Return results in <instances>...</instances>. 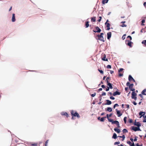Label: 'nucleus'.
I'll use <instances>...</instances> for the list:
<instances>
[{
    "mask_svg": "<svg viewBox=\"0 0 146 146\" xmlns=\"http://www.w3.org/2000/svg\"><path fill=\"white\" fill-rule=\"evenodd\" d=\"M137 141V136L135 135V138L133 139V141Z\"/></svg>",
    "mask_w": 146,
    "mask_h": 146,
    "instance_id": "obj_49",
    "label": "nucleus"
},
{
    "mask_svg": "<svg viewBox=\"0 0 146 146\" xmlns=\"http://www.w3.org/2000/svg\"><path fill=\"white\" fill-rule=\"evenodd\" d=\"M142 43L143 44H144L145 46H146V40H143Z\"/></svg>",
    "mask_w": 146,
    "mask_h": 146,
    "instance_id": "obj_44",
    "label": "nucleus"
},
{
    "mask_svg": "<svg viewBox=\"0 0 146 146\" xmlns=\"http://www.w3.org/2000/svg\"><path fill=\"white\" fill-rule=\"evenodd\" d=\"M98 71L101 73V74H104V71L102 70H100L99 69H98Z\"/></svg>",
    "mask_w": 146,
    "mask_h": 146,
    "instance_id": "obj_34",
    "label": "nucleus"
},
{
    "mask_svg": "<svg viewBox=\"0 0 146 146\" xmlns=\"http://www.w3.org/2000/svg\"><path fill=\"white\" fill-rule=\"evenodd\" d=\"M133 120L131 119H129L128 120V122L130 123H133Z\"/></svg>",
    "mask_w": 146,
    "mask_h": 146,
    "instance_id": "obj_36",
    "label": "nucleus"
},
{
    "mask_svg": "<svg viewBox=\"0 0 146 146\" xmlns=\"http://www.w3.org/2000/svg\"><path fill=\"white\" fill-rule=\"evenodd\" d=\"M129 90L130 91H132V92H136L137 93V90L135 91V89L133 88H129Z\"/></svg>",
    "mask_w": 146,
    "mask_h": 146,
    "instance_id": "obj_28",
    "label": "nucleus"
},
{
    "mask_svg": "<svg viewBox=\"0 0 146 146\" xmlns=\"http://www.w3.org/2000/svg\"><path fill=\"white\" fill-rule=\"evenodd\" d=\"M118 74L119 76V77H122L123 76V74L120 73L119 72Z\"/></svg>",
    "mask_w": 146,
    "mask_h": 146,
    "instance_id": "obj_51",
    "label": "nucleus"
},
{
    "mask_svg": "<svg viewBox=\"0 0 146 146\" xmlns=\"http://www.w3.org/2000/svg\"><path fill=\"white\" fill-rule=\"evenodd\" d=\"M142 23H141V25H144V24H143V23H145V19H143V20L142 21Z\"/></svg>",
    "mask_w": 146,
    "mask_h": 146,
    "instance_id": "obj_40",
    "label": "nucleus"
},
{
    "mask_svg": "<svg viewBox=\"0 0 146 146\" xmlns=\"http://www.w3.org/2000/svg\"><path fill=\"white\" fill-rule=\"evenodd\" d=\"M110 24L109 23H107V25H106L107 27H110Z\"/></svg>",
    "mask_w": 146,
    "mask_h": 146,
    "instance_id": "obj_63",
    "label": "nucleus"
},
{
    "mask_svg": "<svg viewBox=\"0 0 146 146\" xmlns=\"http://www.w3.org/2000/svg\"><path fill=\"white\" fill-rule=\"evenodd\" d=\"M128 80L129 81H131L135 82V81L131 75H129L128 76Z\"/></svg>",
    "mask_w": 146,
    "mask_h": 146,
    "instance_id": "obj_8",
    "label": "nucleus"
},
{
    "mask_svg": "<svg viewBox=\"0 0 146 146\" xmlns=\"http://www.w3.org/2000/svg\"><path fill=\"white\" fill-rule=\"evenodd\" d=\"M122 131L123 133H127L128 132V130L126 129H123Z\"/></svg>",
    "mask_w": 146,
    "mask_h": 146,
    "instance_id": "obj_32",
    "label": "nucleus"
},
{
    "mask_svg": "<svg viewBox=\"0 0 146 146\" xmlns=\"http://www.w3.org/2000/svg\"><path fill=\"white\" fill-rule=\"evenodd\" d=\"M143 5L145 7H146V2H145L144 3Z\"/></svg>",
    "mask_w": 146,
    "mask_h": 146,
    "instance_id": "obj_64",
    "label": "nucleus"
},
{
    "mask_svg": "<svg viewBox=\"0 0 146 146\" xmlns=\"http://www.w3.org/2000/svg\"><path fill=\"white\" fill-rule=\"evenodd\" d=\"M126 34H124L122 37V39L123 40H124L125 38Z\"/></svg>",
    "mask_w": 146,
    "mask_h": 146,
    "instance_id": "obj_52",
    "label": "nucleus"
},
{
    "mask_svg": "<svg viewBox=\"0 0 146 146\" xmlns=\"http://www.w3.org/2000/svg\"><path fill=\"white\" fill-rule=\"evenodd\" d=\"M102 96H100H100H99V100L100 101H101L102 100Z\"/></svg>",
    "mask_w": 146,
    "mask_h": 146,
    "instance_id": "obj_58",
    "label": "nucleus"
},
{
    "mask_svg": "<svg viewBox=\"0 0 146 146\" xmlns=\"http://www.w3.org/2000/svg\"><path fill=\"white\" fill-rule=\"evenodd\" d=\"M116 112V114L118 117H120L122 115V113H121L120 110H118L117 109H115Z\"/></svg>",
    "mask_w": 146,
    "mask_h": 146,
    "instance_id": "obj_6",
    "label": "nucleus"
},
{
    "mask_svg": "<svg viewBox=\"0 0 146 146\" xmlns=\"http://www.w3.org/2000/svg\"><path fill=\"white\" fill-rule=\"evenodd\" d=\"M99 19L98 20V21L99 22H100V21H101V19H102V17H101V16H100L99 17Z\"/></svg>",
    "mask_w": 146,
    "mask_h": 146,
    "instance_id": "obj_53",
    "label": "nucleus"
},
{
    "mask_svg": "<svg viewBox=\"0 0 146 146\" xmlns=\"http://www.w3.org/2000/svg\"><path fill=\"white\" fill-rule=\"evenodd\" d=\"M136 92H132L131 94V98L132 99H134L135 100H136L137 99V94Z\"/></svg>",
    "mask_w": 146,
    "mask_h": 146,
    "instance_id": "obj_3",
    "label": "nucleus"
},
{
    "mask_svg": "<svg viewBox=\"0 0 146 146\" xmlns=\"http://www.w3.org/2000/svg\"><path fill=\"white\" fill-rule=\"evenodd\" d=\"M130 141L131 142H133V138L131 137L130 139Z\"/></svg>",
    "mask_w": 146,
    "mask_h": 146,
    "instance_id": "obj_61",
    "label": "nucleus"
},
{
    "mask_svg": "<svg viewBox=\"0 0 146 146\" xmlns=\"http://www.w3.org/2000/svg\"><path fill=\"white\" fill-rule=\"evenodd\" d=\"M89 22L88 21H86L85 23V26L86 28H88L89 26Z\"/></svg>",
    "mask_w": 146,
    "mask_h": 146,
    "instance_id": "obj_26",
    "label": "nucleus"
},
{
    "mask_svg": "<svg viewBox=\"0 0 146 146\" xmlns=\"http://www.w3.org/2000/svg\"><path fill=\"white\" fill-rule=\"evenodd\" d=\"M48 140H49L48 139L46 141L45 143V146H47V144L48 143Z\"/></svg>",
    "mask_w": 146,
    "mask_h": 146,
    "instance_id": "obj_47",
    "label": "nucleus"
},
{
    "mask_svg": "<svg viewBox=\"0 0 146 146\" xmlns=\"http://www.w3.org/2000/svg\"><path fill=\"white\" fill-rule=\"evenodd\" d=\"M120 143V142L119 141H116V142H115L114 143V145H118Z\"/></svg>",
    "mask_w": 146,
    "mask_h": 146,
    "instance_id": "obj_35",
    "label": "nucleus"
},
{
    "mask_svg": "<svg viewBox=\"0 0 146 146\" xmlns=\"http://www.w3.org/2000/svg\"><path fill=\"white\" fill-rule=\"evenodd\" d=\"M106 94V93L105 92H103L102 94H101L100 95L101 96H105Z\"/></svg>",
    "mask_w": 146,
    "mask_h": 146,
    "instance_id": "obj_39",
    "label": "nucleus"
},
{
    "mask_svg": "<svg viewBox=\"0 0 146 146\" xmlns=\"http://www.w3.org/2000/svg\"><path fill=\"white\" fill-rule=\"evenodd\" d=\"M122 141H123L125 139V136L124 135H123L122 136Z\"/></svg>",
    "mask_w": 146,
    "mask_h": 146,
    "instance_id": "obj_48",
    "label": "nucleus"
},
{
    "mask_svg": "<svg viewBox=\"0 0 146 146\" xmlns=\"http://www.w3.org/2000/svg\"><path fill=\"white\" fill-rule=\"evenodd\" d=\"M126 85L127 86H129V88H133L134 84L133 83L130 84V83L129 82H127L126 83Z\"/></svg>",
    "mask_w": 146,
    "mask_h": 146,
    "instance_id": "obj_5",
    "label": "nucleus"
},
{
    "mask_svg": "<svg viewBox=\"0 0 146 146\" xmlns=\"http://www.w3.org/2000/svg\"><path fill=\"white\" fill-rule=\"evenodd\" d=\"M103 35H104V33H100V35H98V38H103Z\"/></svg>",
    "mask_w": 146,
    "mask_h": 146,
    "instance_id": "obj_27",
    "label": "nucleus"
},
{
    "mask_svg": "<svg viewBox=\"0 0 146 146\" xmlns=\"http://www.w3.org/2000/svg\"><path fill=\"white\" fill-rule=\"evenodd\" d=\"M127 38H129L130 40H132V37L130 36H128L127 37Z\"/></svg>",
    "mask_w": 146,
    "mask_h": 146,
    "instance_id": "obj_54",
    "label": "nucleus"
},
{
    "mask_svg": "<svg viewBox=\"0 0 146 146\" xmlns=\"http://www.w3.org/2000/svg\"><path fill=\"white\" fill-rule=\"evenodd\" d=\"M124 70V69L123 68H120L119 69V70H118V72L122 71Z\"/></svg>",
    "mask_w": 146,
    "mask_h": 146,
    "instance_id": "obj_46",
    "label": "nucleus"
},
{
    "mask_svg": "<svg viewBox=\"0 0 146 146\" xmlns=\"http://www.w3.org/2000/svg\"><path fill=\"white\" fill-rule=\"evenodd\" d=\"M125 105L126 106L127 108H129V104H125Z\"/></svg>",
    "mask_w": 146,
    "mask_h": 146,
    "instance_id": "obj_59",
    "label": "nucleus"
},
{
    "mask_svg": "<svg viewBox=\"0 0 146 146\" xmlns=\"http://www.w3.org/2000/svg\"><path fill=\"white\" fill-rule=\"evenodd\" d=\"M121 92H119L118 89H117V90L115 92H114L113 94V96H115L117 95H119L121 94Z\"/></svg>",
    "mask_w": 146,
    "mask_h": 146,
    "instance_id": "obj_4",
    "label": "nucleus"
},
{
    "mask_svg": "<svg viewBox=\"0 0 146 146\" xmlns=\"http://www.w3.org/2000/svg\"><path fill=\"white\" fill-rule=\"evenodd\" d=\"M109 0H103L102 1V3L103 4H104L106 3H108Z\"/></svg>",
    "mask_w": 146,
    "mask_h": 146,
    "instance_id": "obj_25",
    "label": "nucleus"
},
{
    "mask_svg": "<svg viewBox=\"0 0 146 146\" xmlns=\"http://www.w3.org/2000/svg\"><path fill=\"white\" fill-rule=\"evenodd\" d=\"M145 112H144L143 111H140L139 113V115L141 116L140 117V118H141V117L142 116H143V115H145Z\"/></svg>",
    "mask_w": 146,
    "mask_h": 146,
    "instance_id": "obj_21",
    "label": "nucleus"
},
{
    "mask_svg": "<svg viewBox=\"0 0 146 146\" xmlns=\"http://www.w3.org/2000/svg\"><path fill=\"white\" fill-rule=\"evenodd\" d=\"M106 111H108L109 112H111L112 111V109L110 107H108L105 109Z\"/></svg>",
    "mask_w": 146,
    "mask_h": 146,
    "instance_id": "obj_13",
    "label": "nucleus"
},
{
    "mask_svg": "<svg viewBox=\"0 0 146 146\" xmlns=\"http://www.w3.org/2000/svg\"><path fill=\"white\" fill-rule=\"evenodd\" d=\"M106 105H110L112 103L111 102L108 100H106Z\"/></svg>",
    "mask_w": 146,
    "mask_h": 146,
    "instance_id": "obj_20",
    "label": "nucleus"
},
{
    "mask_svg": "<svg viewBox=\"0 0 146 146\" xmlns=\"http://www.w3.org/2000/svg\"><path fill=\"white\" fill-rule=\"evenodd\" d=\"M132 42L131 41L127 40L126 41V43L127 45V46H131Z\"/></svg>",
    "mask_w": 146,
    "mask_h": 146,
    "instance_id": "obj_18",
    "label": "nucleus"
},
{
    "mask_svg": "<svg viewBox=\"0 0 146 146\" xmlns=\"http://www.w3.org/2000/svg\"><path fill=\"white\" fill-rule=\"evenodd\" d=\"M107 88H106V89L105 90L106 91H108L109 90H110V88H109L108 86H107Z\"/></svg>",
    "mask_w": 146,
    "mask_h": 146,
    "instance_id": "obj_60",
    "label": "nucleus"
},
{
    "mask_svg": "<svg viewBox=\"0 0 146 146\" xmlns=\"http://www.w3.org/2000/svg\"><path fill=\"white\" fill-rule=\"evenodd\" d=\"M107 38L108 39H109L111 37V32H108L107 34Z\"/></svg>",
    "mask_w": 146,
    "mask_h": 146,
    "instance_id": "obj_15",
    "label": "nucleus"
},
{
    "mask_svg": "<svg viewBox=\"0 0 146 146\" xmlns=\"http://www.w3.org/2000/svg\"><path fill=\"white\" fill-rule=\"evenodd\" d=\"M125 91L126 92H128V87H126L125 88Z\"/></svg>",
    "mask_w": 146,
    "mask_h": 146,
    "instance_id": "obj_43",
    "label": "nucleus"
},
{
    "mask_svg": "<svg viewBox=\"0 0 146 146\" xmlns=\"http://www.w3.org/2000/svg\"><path fill=\"white\" fill-rule=\"evenodd\" d=\"M109 122H111L112 124H115L118 127L120 128L119 122L118 121H114L113 119H111Z\"/></svg>",
    "mask_w": 146,
    "mask_h": 146,
    "instance_id": "obj_1",
    "label": "nucleus"
},
{
    "mask_svg": "<svg viewBox=\"0 0 146 146\" xmlns=\"http://www.w3.org/2000/svg\"><path fill=\"white\" fill-rule=\"evenodd\" d=\"M106 68L108 69H111V66L110 65H108L106 66Z\"/></svg>",
    "mask_w": 146,
    "mask_h": 146,
    "instance_id": "obj_37",
    "label": "nucleus"
},
{
    "mask_svg": "<svg viewBox=\"0 0 146 146\" xmlns=\"http://www.w3.org/2000/svg\"><path fill=\"white\" fill-rule=\"evenodd\" d=\"M114 130L117 133H119L121 132V129L117 127L114 128Z\"/></svg>",
    "mask_w": 146,
    "mask_h": 146,
    "instance_id": "obj_9",
    "label": "nucleus"
},
{
    "mask_svg": "<svg viewBox=\"0 0 146 146\" xmlns=\"http://www.w3.org/2000/svg\"><path fill=\"white\" fill-rule=\"evenodd\" d=\"M139 130H141L139 127H138V123H137V131H139Z\"/></svg>",
    "mask_w": 146,
    "mask_h": 146,
    "instance_id": "obj_62",
    "label": "nucleus"
},
{
    "mask_svg": "<svg viewBox=\"0 0 146 146\" xmlns=\"http://www.w3.org/2000/svg\"><path fill=\"white\" fill-rule=\"evenodd\" d=\"M101 87L102 89H104L106 88V86L104 85L103 84L101 85Z\"/></svg>",
    "mask_w": 146,
    "mask_h": 146,
    "instance_id": "obj_55",
    "label": "nucleus"
},
{
    "mask_svg": "<svg viewBox=\"0 0 146 146\" xmlns=\"http://www.w3.org/2000/svg\"><path fill=\"white\" fill-rule=\"evenodd\" d=\"M96 30H93V31L94 33H100L101 31V29L99 28L98 26H96L95 27Z\"/></svg>",
    "mask_w": 146,
    "mask_h": 146,
    "instance_id": "obj_7",
    "label": "nucleus"
},
{
    "mask_svg": "<svg viewBox=\"0 0 146 146\" xmlns=\"http://www.w3.org/2000/svg\"><path fill=\"white\" fill-rule=\"evenodd\" d=\"M132 103L135 105H137V103L135 101H133L132 102Z\"/></svg>",
    "mask_w": 146,
    "mask_h": 146,
    "instance_id": "obj_57",
    "label": "nucleus"
},
{
    "mask_svg": "<svg viewBox=\"0 0 146 146\" xmlns=\"http://www.w3.org/2000/svg\"><path fill=\"white\" fill-rule=\"evenodd\" d=\"M137 119H135V122L133 123V124L134 125L137 126Z\"/></svg>",
    "mask_w": 146,
    "mask_h": 146,
    "instance_id": "obj_38",
    "label": "nucleus"
},
{
    "mask_svg": "<svg viewBox=\"0 0 146 146\" xmlns=\"http://www.w3.org/2000/svg\"><path fill=\"white\" fill-rule=\"evenodd\" d=\"M106 118V117H102L101 118L100 121L102 122H104L105 121V119Z\"/></svg>",
    "mask_w": 146,
    "mask_h": 146,
    "instance_id": "obj_23",
    "label": "nucleus"
},
{
    "mask_svg": "<svg viewBox=\"0 0 146 146\" xmlns=\"http://www.w3.org/2000/svg\"><path fill=\"white\" fill-rule=\"evenodd\" d=\"M91 21L92 22H95L96 21V17H94L91 18Z\"/></svg>",
    "mask_w": 146,
    "mask_h": 146,
    "instance_id": "obj_22",
    "label": "nucleus"
},
{
    "mask_svg": "<svg viewBox=\"0 0 146 146\" xmlns=\"http://www.w3.org/2000/svg\"><path fill=\"white\" fill-rule=\"evenodd\" d=\"M102 60L104 61H108V58H106V54H104L103 55V57L102 58Z\"/></svg>",
    "mask_w": 146,
    "mask_h": 146,
    "instance_id": "obj_11",
    "label": "nucleus"
},
{
    "mask_svg": "<svg viewBox=\"0 0 146 146\" xmlns=\"http://www.w3.org/2000/svg\"><path fill=\"white\" fill-rule=\"evenodd\" d=\"M15 14L14 13L13 14L12 18V22H14L15 21Z\"/></svg>",
    "mask_w": 146,
    "mask_h": 146,
    "instance_id": "obj_17",
    "label": "nucleus"
},
{
    "mask_svg": "<svg viewBox=\"0 0 146 146\" xmlns=\"http://www.w3.org/2000/svg\"><path fill=\"white\" fill-rule=\"evenodd\" d=\"M118 137V136H117V134L114 133L113 134V136H112V138L114 139H116Z\"/></svg>",
    "mask_w": 146,
    "mask_h": 146,
    "instance_id": "obj_19",
    "label": "nucleus"
},
{
    "mask_svg": "<svg viewBox=\"0 0 146 146\" xmlns=\"http://www.w3.org/2000/svg\"><path fill=\"white\" fill-rule=\"evenodd\" d=\"M61 114L62 115H64L66 116L67 117H69V115L68 113L66 112H62L61 113Z\"/></svg>",
    "mask_w": 146,
    "mask_h": 146,
    "instance_id": "obj_14",
    "label": "nucleus"
},
{
    "mask_svg": "<svg viewBox=\"0 0 146 146\" xmlns=\"http://www.w3.org/2000/svg\"><path fill=\"white\" fill-rule=\"evenodd\" d=\"M121 26L122 27H126L127 26V25L125 24H123L122 25H121Z\"/></svg>",
    "mask_w": 146,
    "mask_h": 146,
    "instance_id": "obj_56",
    "label": "nucleus"
},
{
    "mask_svg": "<svg viewBox=\"0 0 146 146\" xmlns=\"http://www.w3.org/2000/svg\"><path fill=\"white\" fill-rule=\"evenodd\" d=\"M71 115H73L74 117H77L78 118L80 117V116L78 113L76 111L74 113V111L72 110L71 112Z\"/></svg>",
    "mask_w": 146,
    "mask_h": 146,
    "instance_id": "obj_2",
    "label": "nucleus"
},
{
    "mask_svg": "<svg viewBox=\"0 0 146 146\" xmlns=\"http://www.w3.org/2000/svg\"><path fill=\"white\" fill-rule=\"evenodd\" d=\"M110 99H111L112 100H114L115 99V98L112 96H110Z\"/></svg>",
    "mask_w": 146,
    "mask_h": 146,
    "instance_id": "obj_45",
    "label": "nucleus"
},
{
    "mask_svg": "<svg viewBox=\"0 0 146 146\" xmlns=\"http://www.w3.org/2000/svg\"><path fill=\"white\" fill-rule=\"evenodd\" d=\"M141 94L143 95H146V89H145L143 90L141 92Z\"/></svg>",
    "mask_w": 146,
    "mask_h": 146,
    "instance_id": "obj_24",
    "label": "nucleus"
},
{
    "mask_svg": "<svg viewBox=\"0 0 146 146\" xmlns=\"http://www.w3.org/2000/svg\"><path fill=\"white\" fill-rule=\"evenodd\" d=\"M31 146H37V144L35 143H33L31 144Z\"/></svg>",
    "mask_w": 146,
    "mask_h": 146,
    "instance_id": "obj_50",
    "label": "nucleus"
},
{
    "mask_svg": "<svg viewBox=\"0 0 146 146\" xmlns=\"http://www.w3.org/2000/svg\"><path fill=\"white\" fill-rule=\"evenodd\" d=\"M96 94V93H94V94H91L90 95L91 97H93L95 96Z\"/></svg>",
    "mask_w": 146,
    "mask_h": 146,
    "instance_id": "obj_41",
    "label": "nucleus"
},
{
    "mask_svg": "<svg viewBox=\"0 0 146 146\" xmlns=\"http://www.w3.org/2000/svg\"><path fill=\"white\" fill-rule=\"evenodd\" d=\"M98 39L103 42L104 41V38L103 37V38H98Z\"/></svg>",
    "mask_w": 146,
    "mask_h": 146,
    "instance_id": "obj_42",
    "label": "nucleus"
},
{
    "mask_svg": "<svg viewBox=\"0 0 146 146\" xmlns=\"http://www.w3.org/2000/svg\"><path fill=\"white\" fill-rule=\"evenodd\" d=\"M127 143L129 144L130 146H135V145L134 142H131V141H127Z\"/></svg>",
    "mask_w": 146,
    "mask_h": 146,
    "instance_id": "obj_12",
    "label": "nucleus"
},
{
    "mask_svg": "<svg viewBox=\"0 0 146 146\" xmlns=\"http://www.w3.org/2000/svg\"><path fill=\"white\" fill-rule=\"evenodd\" d=\"M127 117H125L123 118V120L124 122V123L126 124L127 122Z\"/></svg>",
    "mask_w": 146,
    "mask_h": 146,
    "instance_id": "obj_31",
    "label": "nucleus"
},
{
    "mask_svg": "<svg viewBox=\"0 0 146 146\" xmlns=\"http://www.w3.org/2000/svg\"><path fill=\"white\" fill-rule=\"evenodd\" d=\"M106 118H107L108 121H109L111 119L109 118L110 117L109 116V115L108 114H106Z\"/></svg>",
    "mask_w": 146,
    "mask_h": 146,
    "instance_id": "obj_30",
    "label": "nucleus"
},
{
    "mask_svg": "<svg viewBox=\"0 0 146 146\" xmlns=\"http://www.w3.org/2000/svg\"><path fill=\"white\" fill-rule=\"evenodd\" d=\"M131 130L134 131H137V127L134 126L131 127Z\"/></svg>",
    "mask_w": 146,
    "mask_h": 146,
    "instance_id": "obj_16",
    "label": "nucleus"
},
{
    "mask_svg": "<svg viewBox=\"0 0 146 146\" xmlns=\"http://www.w3.org/2000/svg\"><path fill=\"white\" fill-rule=\"evenodd\" d=\"M107 85L108 86V87L110 89H112L113 88V84L110 82H107Z\"/></svg>",
    "mask_w": 146,
    "mask_h": 146,
    "instance_id": "obj_10",
    "label": "nucleus"
},
{
    "mask_svg": "<svg viewBox=\"0 0 146 146\" xmlns=\"http://www.w3.org/2000/svg\"><path fill=\"white\" fill-rule=\"evenodd\" d=\"M119 106V105L117 104H115L113 105V109H115L116 106L118 107Z\"/></svg>",
    "mask_w": 146,
    "mask_h": 146,
    "instance_id": "obj_33",
    "label": "nucleus"
},
{
    "mask_svg": "<svg viewBox=\"0 0 146 146\" xmlns=\"http://www.w3.org/2000/svg\"><path fill=\"white\" fill-rule=\"evenodd\" d=\"M111 79V78L109 77H108L106 80V83L108 82H109V81L108 80H110Z\"/></svg>",
    "mask_w": 146,
    "mask_h": 146,
    "instance_id": "obj_29",
    "label": "nucleus"
}]
</instances>
